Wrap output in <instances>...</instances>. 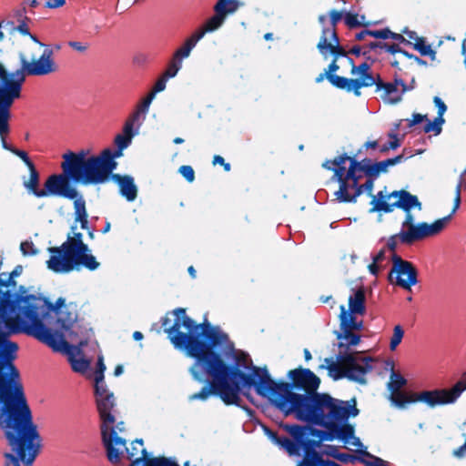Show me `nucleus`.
I'll list each match as a JSON object with an SVG mask.
<instances>
[{
	"label": "nucleus",
	"instance_id": "nucleus-30",
	"mask_svg": "<svg viewBox=\"0 0 466 466\" xmlns=\"http://www.w3.org/2000/svg\"><path fill=\"white\" fill-rule=\"evenodd\" d=\"M371 196L370 205L372 206L370 209V213H391L392 203H389L387 200L393 198L390 193L385 194L383 191H379L376 195Z\"/></svg>",
	"mask_w": 466,
	"mask_h": 466
},
{
	"label": "nucleus",
	"instance_id": "nucleus-14",
	"mask_svg": "<svg viewBox=\"0 0 466 466\" xmlns=\"http://www.w3.org/2000/svg\"><path fill=\"white\" fill-rule=\"evenodd\" d=\"M19 60L20 68L11 73L6 70L2 81H0L2 92L4 95L9 96L13 102L21 97L25 76H31L27 66V58L22 52L19 53Z\"/></svg>",
	"mask_w": 466,
	"mask_h": 466
},
{
	"label": "nucleus",
	"instance_id": "nucleus-1",
	"mask_svg": "<svg viewBox=\"0 0 466 466\" xmlns=\"http://www.w3.org/2000/svg\"><path fill=\"white\" fill-rule=\"evenodd\" d=\"M170 314L175 317L168 329L171 343L195 360L189 372L196 381L205 383L189 400L218 397L225 404L247 363L237 355L234 343L220 327L211 325L207 319L197 323L184 308H177Z\"/></svg>",
	"mask_w": 466,
	"mask_h": 466
},
{
	"label": "nucleus",
	"instance_id": "nucleus-35",
	"mask_svg": "<svg viewBox=\"0 0 466 466\" xmlns=\"http://www.w3.org/2000/svg\"><path fill=\"white\" fill-rule=\"evenodd\" d=\"M28 170L29 179L25 180L23 185L29 193L33 194L36 198H41V196L38 194V191H43V189L39 188L40 174L35 166L28 168Z\"/></svg>",
	"mask_w": 466,
	"mask_h": 466
},
{
	"label": "nucleus",
	"instance_id": "nucleus-5",
	"mask_svg": "<svg viewBox=\"0 0 466 466\" xmlns=\"http://www.w3.org/2000/svg\"><path fill=\"white\" fill-rule=\"evenodd\" d=\"M359 414L356 398L342 400L323 392L299 421L321 428L311 430V435L321 441H332L339 437L348 441L353 435V424L350 423V419Z\"/></svg>",
	"mask_w": 466,
	"mask_h": 466
},
{
	"label": "nucleus",
	"instance_id": "nucleus-38",
	"mask_svg": "<svg viewBox=\"0 0 466 466\" xmlns=\"http://www.w3.org/2000/svg\"><path fill=\"white\" fill-rule=\"evenodd\" d=\"M309 429L307 426L299 425V424H285L283 428L287 431V432L291 436L290 440L301 441L306 435H311V430L314 428L309 426Z\"/></svg>",
	"mask_w": 466,
	"mask_h": 466
},
{
	"label": "nucleus",
	"instance_id": "nucleus-63",
	"mask_svg": "<svg viewBox=\"0 0 466 466\" xmlns=\"http://www.w3.org/2000/svg\"><path fill=\"white\" fill-rule=\"evenodd\" d=\"M332 171L334 172L332 179L337 181L339 185L344 181H346V173L347 169L346 167H335L332 168Z\"/></svg>",
	"mask_w": 466,
	"mask_h": 466
},
{
	"label": "nucleus",
	"instance_id": "nucleus-29",
	"mask_svg": "<svg viewBox=\"0 0 466 466\" xmlns=\"http://www.w3.org/2000/svg\"><path fill=\"white\" fill-rule=\"evenodd\" d=\"M407 35L410 39L414 40L411 43V46L420 53L421 56H429L431 60L436 57V52L432 49L431 46L429 45L425 37L419 36L416 31H401Z\"/></svg>",
	"mask_w": 466,
	"mask_h": 466
},
{
	"label": "nucleus",
	"instance_id": "nucleus-53",
	"mask_svg": "<svg viewBox=\"0 0 466 466\" xmlns=\"http://www.w3.org/2000/svg\"><path fill=\"white\" fill-rule=\"evenodd\" d=\"M182 67V61L176 58L175 56L169 61L167 67L164 73L166 77L172 78L177 76L180 68Z\"/></svg>",
	"mask_w": 466,
	"mask_h": 466
},
{
	"label": "nucleus",
	"instance_id": "nucleus-22",
	"mask_svg": "<svg viewBox=\"0 0 466 466\" xmlns=\"http://www.w3.org/2000/svg\"><path fill=\"white\" fill-rule=\"evenodd\" d=\"M390 196L396 198V201L392 202V211L394 208H399L402 211H411L414 208L422 209V204L418 197L405 189L394 190L390 192Z\"/></svg>",
	"mask_w": 466,
	"mask_h": 466
},
{
	"label": "nucleus",
	"instance_id": "nucleus-34",
	"mask_svg": "<svg viewBox=\"0 0 466 466\" xmlns=\"http://www.w3.org/2000/svg\"><path fill=\"white\" fill-rule=\"evenodd\" d=\"M382 77L380 74H377L376 76H373L372 73H370L368 75H364L362 76H360L357 79H353L354 82V96H360L361 92L360 88L362 87H370L372 86H376V92L378 91V86L380 84H382Z\"/></svg>",
	"mask_w": 466,
	"mask_h": 466
},
{
	"label": "nucleus",
	"instance_id": "nucleus-42",
	"mask_svg": "<svg viewBox=\"0 0 466 466\" xmlns=\"http://www.w3.org/2000/svg\"><path fill=\"white\" fill-rule=\"evenodd\" d=\"M101 435L103 444L106 450L107 460L113 464L118 463L120 461L122 451L114 447L113 444L107 441V431H101Z\"/></svg>",
	"mask_w": 466,
	"mask_h": 466
},
{
	"label": "nucleus",
	"instance_id": "nucleus-45",
	"mask_svg": "<svg viewBox=\"0 0 466 466\" xmlns=\"http://www.w3.org/2000/svg\"><path fill=\"white\" fill-rule=\"evenodd\" d=\"M146 466H180L175 457H153L145 461Z\"/></svg>",
	"mask_w": 466,
	"mask_h": 466
},
{
	"label": "nucleus",
	"instance_id": "nucleus-12",
	"mask_svg": "<svg viewBox=\"0 0 466 466\" xmlns=\"http://www.w3.org/2000/svg\"><path fill=\"white\" fill-rule=\"evenodd\" d=\"M373 357H363V359L361 360V366L358 364L356 366H351V368L347 370H343L334 363L332 359H325V362L328 365H321L320 369H327L329 371V376L332 378L334 380L347 379L350 381L364 385L367 383L365 375L373 370Z\"/></svg>",
	"mask_w": 466,
	"mask_h": 466
},
{
	"label": "nucleus",
	"instance_id": "nucleus-15",
	"mask_svg": "<svg viewBox=\"0 0 466 466\" xmlns=\"http://www.w3.org/2000/svg\"><path fill=\"white\" fill-rule=\"evenodd\" d=\"M319 21L322 26H329L332 29H336L337 25L341 21L350 29L357 26L369 27L379 24V21L367 20L365 15H359L358 14L336 9L330 10L327 15H319Z\"/></svg>",
	"mask_w": 466,
	"mask_h": 466
},
{
	"label": "nucleus",
	"instance_id": "nucleus-50",
	"mask_svg": "<svg viewBox=\"0 0 466 466\" xmlns=\"http://www.w3.org/2000/svg\"><path fill=\"white\" fill-rule=\"evenodd\" d=\"M388 136L391 140L380 147V152L382 154L387 153L390 149L396 150L401 146V143L396 133L390 132L388 134Z\"/></svg>",
	"mask_w": 466,
	"mask_h": 466
},
{
	"label": "nucleus",
	"instance_id": "nucleus-40",
	"mask_svg": "<svg viewBox=\"0 0 466 466\" xmlns=\"http://www.w3.org/2000/svg\"><path fill=\"white\" fill-rule=\"evenodd\" d=\"M350 181L346 180L340 183L339 190L334 193L336 201L339 203H355L354 192L350 194Z\"/></svg>",
	"mask_w": 466,
	"mask_h": 466
},
{
	"label": "nucleus",
	"instance_id": "nucleus-54",
	"mask_svg": "<svg viewBox=\"0 0 466 466\" xmlns=\"http://www.w3.org/2000/svg\"><path fill=\"white\" fill-rule=\"evenodd\" d=\"M404 337V329L403 328L398 324L393 329V334L390 341V350H395L397 347L400 344L402 339Z\"/></svg>",
	"mask_w": 466,
	"mask_h": 466
},
{
	"label": "nucleus",
	"instance_id": "nucleus-52",
	"mask_svg": "<svg viewBox=\"0 0 466 466\" xmlns=\"http://www.w3.org/2000/svg\"><path fill=\"white\" fill-rule=\"evenodd\" d=\"M376 167L377 166L375 161H372L370 158L365 157L363 175L365 176L366 178L375 181L379 177Z\"/></svg>",
	"mask_w": 466,
	"mask_h": 466
},
{
	"label": "nucleus",
	"instance_id": "nucleus-28",
	"mask_svg": "<svg viewBox=\"0 0 466 466\" xmlns=\"http://www.w3.org/2000/svg\"><path fill=\"white\" fill-rule=\"evenodd\" d=\"M35 12L27 10L25 6H21L14 15V20L11 21L13 29H30L36 26L34 17Z\"/></svg>",
	"mask_w": 466,
	"mask_h": 466
},
{
	"label": "nucleus",
	"instance_id": "nucleus-2",
	"mask_svg": "<svg viewBox=\"0 0 466 466\" xmlns=\"http://www.w3.org/2000/svg\"><path fill=\"white\" fill-rule=\"evenodd\" d=\"M289 382L274 380L267 367L247 364L225 405H235L252 419L255 410L242 405L241 396L254 404L251 390L268 400L284 417L293 415L299 420L323 393L319 392L320 379L309 369L298 368L288 372Z\"/></svg>",
	"mask_w": 466,
	"mask_h": 466
},
{
	"label": "nucleus",
	"instance_id": "nucleus-39",
	"mask_svg": "<svg viewBox=\"0 0 466 466\" xmlns=\"http://www.w3.org/2000/svg\"><path fill=\"white\" fill-rule=\"evenodd\" d=\"M14 103L7 102L5 104H0V137H5L9 133V119L11 117L10 109Z\"/></svg>",
	"mask_w": 466,
	"mask_h": 466
},
{
	"label": "nucleus",
	"instance_id": "nucleus-59",
	"mask_svg": "<svg viewBox=\"0 0 466 466\" xmlns=\"http://www.w3.org/2000/svg\"><path fill=\"white\" fill-rule=\"evenodd\" d=\"M106 365L104 363L103 356H98L96 360V370L94 374V380H103L105 378Z\"/></svg>",
	"mask_w": 466,
	"mask_h": 466
},
{
	"label": "nucleus",
	"instance_id": "nucleus-3",
	"mask_svg": "<svg viewBox=\"0 0 466 466\" xmlns=\"http://www.w3.org/2000/svg\"><path fill=\"white\" fill-rule=\"evenodd\" d=\"M38 301L41 295L27 294L24 286L0 294V406L29 407L14 363L19 347L10 337L21 333L19 324L36 313Z\"/></svg>",
	"mask_w": 466,
	"mask_h": 466
},
{
	"label": "nucleus",
	"instance_id": "nucleus-11",
	"mask_svg": "<svg viewBox=\"0 0 466 466\" xmlns=\"http://www.w3.org/2000/svg\"><path fill=\"white\" fill-rule=\"evenodd\" d=\"M99 266L100 263L96 260V258L91 253L90 248H86V250L76 252L46 268L56 274L64 275L73 271H79L82 268L95 271Z\"/></svg>",
	"mask_w": 466,
	"mask_h": 466
},
{
	"label": "nucleus",
	"instance_id": "nucleus-64",
	"mask_svg": "<svg viewBox=\"0 0 466 466\" xmlns=\"http://www.w3.org/2000/svg\"><path fill=\"white\" fill-rule=\"evenodd\" d=\"M398 241L400 242V237L399 236V233L394 234L388 238L385 248L391 251L392 254H394L396 253Z\"/></svg>",
	"mask_w": 466,
	"mask_h": 466
},
{
	"label": "nucleus",
	"instance_id": "nucleus-43",
	"mask_svg": "<svg viewBox=\"0 0 466 466\" xmlns=\"http://www.w3.org/2000/svg\"><path fill=\"white\" fill-rule=\"evenodd\" d=\"M134 135V132L116 135L114 139L116 148H114L113 151L121 157L123 156V151L131 144Z\"/></svg>",
	"mask_w": 466,
	"mask_h": 466
},
{
	"label": "nucleus",
	"instance_id": "nucleus-41",
	"mask_svg": "<svg viewBox=\"0 0 466 466\" xmlns=\"http://www.w3.org/2000/svg\"><path fill=\"white\" fill-rule=\"evenodd\" d=\"M328 81L335 87L342 90H346L347 92H352L354 94V82L352 78H348L345 76H340L338 75H330Z\"/></svg>",
	"mask_w": 466,
	"mask_h": 466
},
{
	"label": "nucleus",
	"instance_id": "nucleus-13",
	"mask_svg": "<svg viewBox=\"0 0 466 466\" xmlns=\"http://www.w3.org/2000/svg\"><path fill=\"white\" fill-rule=\"evenodd\" d=\"M407 380L400 373H397L395 370H392L390 373V381L387 384V389L390 391L389 400L391 404L399 409H407L409 404L416 402H422L428 405V402L420 400V396L426 392H432L431 390H423L419 393L409 396L399 390L407 385Z\"/></svg>",
	"mask_w": 466,
	"mask_h": 466
},
{
	"label": "nucleus",
	"instance_id": "nucleus-46",
	"mask_svg": "<svg viewBox=\"0 0 466 466\" xmlns=\"http://www.w3.org/2000/svg\"><path fill=\"white\" fill-rule=\"evenodd\" d=\"M71 369L77 373H85L90 368V360L83 355L69 360Z\"/></svg>",
	"mask_w": 466,
	"mask_h": 466
},
{
	"label": "nucleus",
	"instance_id": "nucleus-37",
	"mask_svg": "<svg viewBox=\"0 0 466 466\" xmlns=\"http://www.w3.org/2000/svg\"><path fill=\"white\" fill-rule=\"evenodd\" d=\"M75 343H69L65 340L61 353H65L68 357V361L83 355V349L86 346V338L85 340H73Z\"/></svg>",
	"mask_w": 466,
	"mask_h": 466
},
{
	"label": "nucleus",
	"instance_id": "nucleus-26",
	"mask_svg": "<svg viewBox=\"0 0 466 466\" xmlns=\"http://www.w3.org/2000/svg\"><path fill=\"white\" fill-rule=\"evenodd\" d=\"M110 179L117 184L119 194L128 202H133L137 198L138 189L132 176L116 174Z\"/></svg>",
	"mask_w": 466,
	"mask_h": 466
},
{
	"label": "nucleus",
	"instance_id": "nucleus-25",
	"mask_svg": "<svg viewBox=\"0 0 466 466\" xmlns=\"http://www.w3.org/2000/svg\"><path fill=\"white\" fill-rule=\"evenodd\" d=\"M52 51L45 50L36 61L29 62L27 66L31 76H46L56 70L55 62L51 58Z\"/></svg>",
	"mask_w": 466,
	"mask_h": 466
},
{
	"label": "nucleus",
	"instance_id": "nucleus-47",
	"mask_svg": "<svg viewBox=\"0 0 466 466\" xmlns=\"http://www.w3.org/2000/svg\"><path fill=\"white\" fill-rule=\"evenodd\" d=\"M72 183L73 182H71V180L66 181L60 197L64 198L70 199V200H74V201H76L79 198L84 199L82 194L79 193L77 191V189L74 186L71 185Z\"/></svg>",
	"mask_w": 466,
	"mask_h": 466
},
{
	"label": "nucleus",
	"instance_id": "nucleus-23",
	"mask_svg": "<svg viewBox=\"0 0 466 466\" xmlns=\"http://www.w3.org/2000/svg\"><path fill=\"white\" fill-rule=\"evenodd\" d=\"M36 313L39 314V318L47 319L50 313H54L57 316V319L61 317H66L68 311H64L66 307V299L64 298H58L55 303H51L49 299L41 295V302H37Z\"/></svg>",
	"mask_w": 466,
	"mask_h": 466
},
{
	"label": "nucleus",
	"instance_id": "nucleus-17",
	"mask_svg": "<svg viewBox=\"0 0 466 466\" xmlns=\"http://www.w3.org/2000/svg\"><path fill=\"white\" fill-rule=\"evenodd\" d=\"M86 248H89V246L84 242L83 234L81 232H76L73 235L67 234L66 240L59 247L48 248L50 256L46 262V267L76 252L86 250Z\"/></svg>",
	"mask_w": 466,
	"mask_h": 466
},
{
	"label": "nucleus",
	"instance_id": "nucleus-18",
	"mask_svg": "<svg viewBox=\"0 0 466 466\" xmlns=\"http://www.w3.org/2000/svg\"><path fill=\"white\" fill-rule=\"evenodd\" d=\"M245 5L243 0H218L214 5V15L207 19L198 29H218L229 15L234 14Z\"/></svg>",
	"mask_w": 466,
	"mask_h": 466
},
{
	"label": "nucleus",
	"instance_id": "nucleus-48",
	"mask_svg": "<svg viewBox=\"0 0 466 466\" xmlns=\"http://www.w3.org/2000/svg\"><path fill=\"white\" fill-rule=\"evenodd\" d=\"M335 440H338L344 444H350L358 447L360 449V452L361 456H371V454L367 451V448L362 444L360 438L355 436V426L353 425V435L351 438H349V440H345L342 437L335 438Z\"/></svg>",
	"mask_w": 466,
	"mask_h": 466
},
{
	"label": "nucleus",
	"instance_id": "nucleus-7",
	"mask_svg": "<svg viewBox=\"0 0 466 466\" xmlns=\"http://www.w3.org/2000/svg\"><path fill=\"white\" fill-rule=\"evenodd\" d=\"M466 174V169L460 175L458 184L455 190L454 205L451 212L440 219L435 220L431 224L427 222H419L410 227L408 229H400L399 236L400 237V243L403 245L410 246L416 241L421 240L427 237H431L441 233L446 227L447 223L451 219L452 216L459 209L461 205V190L464 183L463 177Z\"/></svg>",
	"mask_w": 466,
	"mask_h": 466
},
{
	"label": "nucleus",
	"instance_id": "nucleus-51",
	"mask_svg": "<svg viewBox=\"0 0 466 466\" xmlns=\"http://www.w3.org/2000/svg\"><path fill=\"white\" fill-rule=\"evenodd\" d=\"M339 462L347 464V463H355L356 461H360L366 466H371V462L369 461L364 460L362 457H357L354 455H351L350 453L339 451L338 455V460Z\"/></svg>",
	"mask_w": 466,
	"mask_h": 466
},
{
	"label": "nucleus",
	"instance_id": "nucleus-56",
	"mask_svg": "<svg viewBox=\"0 0 466 466\" xmlns=\"http://www.w3.org/2000/svg\"><path fill=\"white\" fill-rule=\"evenodd\" d=\"M94 393L96 400L102 397H105L106 394L112 393L106 387L104 380H95L94 386Z\"/></svg>",
	"mask_w": 466,
	"mask_h": 466
},
{
	"label": "nucleus",
	"instance_id": "nucleus-36",
	"mask_svg": "<svg viewBox=\"0 0 466 466\" xmlns=\"http://www.w3.org/2000/svg\"><path fill=\"white\" fill-rule=\"evenodd\" d=\"M309 436L310 435H306V437L300 441L301 451L305 457L319 460L320 454L317 452V449L319 447L320 441H322L319 438V441L310 439Z\"/></svg>",
	"mask_w": 466,
	"mask_h": 466
},
{
	"label": "nucleus",
	"instance_id": "nucleus-44",
	"mask_svg": "<svg viewBox=\"0 0 466 466\" xmlns=\"http://www.w3.org/2000/svg\"><path fill=\"white\" fill-rule=\"evenodd\" d=\"M279 445L284 448L289 455L300 456L302 454L300 441L290 440L286 436H281Z\"/></svg>",
	"mask_w": 466,
	"mask_h": 466
},
{
	"label": "nucleus",
	"instance_id": "nucleus-20",
	"mask_svg": "<svg viewBox=\"0 0 466 466\" xmlns=\"http://www.w3.org/2000/svg\"><path fill=\"white\" fill-rule=\"evenodd\" d=\"M96 404L101 420V431H107L109 427L116 422L115 408L116 402L114 393L97 399Z\"/></svg>",
	"mask_w": 466,
	"mask_h": 466
},
{
	"label": "nucleus",
	"instance_id": "nucleus-55",
	"mask_svg": "<svg viewBox=\"0 0 466 466\" xmlns=\"http://www.w3.org/2000/svg\"><path fill=\"white\" fill-rule=\"evenodd\" d=\"M349 62L351 64V74L352 75H359L360 76H362L364 75H368L370 72L371 65L368 62H363L360 64L359 66H356L354 64V60L350 57H348Z\"/></svg>",
	"mask_w": 466,
	"mask_h": 466
},
{
	"label": "nucleus",
	"instance_id": "nucleus-16",
	"mask_svg": "<svg viewBox=\"0 0 466 466\" xmlns=\"http://www.w3.org/2000/svg\"><path fill=\"white\" fill-rule=\"evenodd\" d=\"M337 32L338 31H322L323 35L317 46L319 53L324 57H327L328 55H331L334 57L332 62L325 70L328 75V78H329L330 75H336L335 73L339 69V66L337 64V58L340 56L349 57L345 52L341 51L339 37Z\"/></svg>",
	"mask_w": 466,
	"mask_h": 466
},
{
	"label": "nucleus",
	"instance_id": "nucleus-27",
	"mask_svg": "<svg viewBox=\"0 0 466 466\" xmlns=\"http://www.w3.org/2000/svg\"><path fill=\"white\" fill-rule=\"evenodd\" d=\"M348 314L364 315L366 313V293L362 287L351 289L349 297Z\"/></svg>",
	"mask_w": 466,
	"mask_h": 466
},
{
	"label": "nucleus",
	"instance_id": "nucleus-57",
	"mask_svg": "<svg viewBox=\"0 0 466 466\" xmlns=\"http://www.w3.org/2000/svg\"><path fill=\"white\" fill-rule=\"evenodd\" d=\"M107 441H110L114 447L118 445L124 446L126 444V440L117 436V431L113 425H111L107 431Z\"/></svg>",
	"mask_w": 466,
	"mask_h": 466
},
{
	"label": "nucleus",
	"instance_id": "nucleus-31",
	"mask_svg": "<svg viewBox=\"0 0 466 466\" xmlns=\"http://www.w3.org/2000/svg\"><path fill=\"white\" fill-rule=\"evenodd\" d=\"M196 34L191 35L187 37L184 44L177 48L173 56L179 60H183L189 56L191 50L196 46L197 43L201 40L206 33H210L211 31H195Z\"/></svg>",
	"mask_w": 466,
	"mask_h": 466
},
{
	"label": "nucleus",
	"instance_id": "nucleus-58",
	"mask_svg": "<svg viewBox=\"0 0 466 466\" xmlns=\"http://www.w3.org/2000/svg\"><path fill=\"white\" fill-rule=\"evenodd\" d=\"M374 182L375 181L371 179L366 178L365 183L360 184V186L358 187V190L354 191L355 202L357 201V198L364 192H367L370 195L371 194V191L374 187Z\"/></svg>",
	"mask_w": 466,
	"mask_h": 466
},
{
	"label": "nucleus",
	"instance_id": "nucleus-61",
	"mask_svg": "<svg viewBox=\"0 0 466 466\" xmlns=\"http://www.w3.org/2000/svg\"><path fill=\"white\" fill-rule=\"evenodd\" d=\"M179 173L188 182H193L195 179V172L191 166H181Z\"/></svg>",
	"mask_w": 466,
	"mask_h": 466
},
{
	"label": "nucleus",
	"instance_id": "nucleus-9",
	"mask_svg": "<svg viewBox=\"0 0 466 466\" xmlns=\"http://www.w3.org/2000/svg\"><path fill=\"white\" fill-rule=\"evenodd\" d=\"M334 334L338 340L335 346L339 349V352L336 355V361L349 366L358 365L363 358L360 357V352L353 350V348L360 344L362 336L346 329L335 330Z\"/></svg>",
	"mask_w": 466,
	"mask_h": 466
},
{
	"label": "nucleus",
	"instance_id": "nucleus-49",
	"mask_svg": "<svg viewBox=\"0 0 466 466\" xmlns=\"http://www.w3.org/2000/svg\"><path fill=\"white\" fill-rule=\"evenodd\" d=\"M74 208L75 222H79L81 220L88 218L85 199L79 198L76 201H74Z\"/></svg>",
	"mask_w": 466,
	"mask_h": 466
},
{
	"label": "nucleus",
	"instance_id": "nucleus-8",
	"mask_svg": "<svg viewBox=\"0 0 466 466\" xmlns=\"http://www.w3.org/2000/svg\"><path fill=\"white\" fill-rule=\"evenodd\" d=\"M46 319L39 318V314H31V317L19 324L21 332L32 336L37 340L45 343L55 352L61 351L62 346L66 340L63 329H56L46 326L44 322Z\"/></svg>",
	"mask_w": 466,
	"mask_h": 466
},
{
	"label": "nucleus",
	"instance_id": "nucleus-62",
	"mask_svg": "<svg viewBox=\"0 0 466 466\" xmlns=\"http://www.w3.org/2000/svg\"><path fill=\"white\" fill-rule=\"evenodd\" d=\"M13 154L17 156L18 157H20L21 160L25 164V166L28 168L35 166L34 164V162L31 160V158L29 157L27 152H25V150L15 148V150H13Z\"/></svg>",
	"mask_w": 466,
	"mask_h": 466
},
{
	"label": "nucleus",
	"instance_id": "nucleus-4",
	"mask_svg": "<svg viewBox=\"0 0 466 466\" xmlns=\"http://www.w3.org/2000/svg\"><path fill=\"white\" fill-rule=\"evenodd\" d=\"M0 429L11 448L4 466H33L41 449V437L30 407L0 406Z\"/></svg>",
	"mask_w": 466,
	"mask_h": 466
},
{
	"label": "nucleus",
	"instance_id": "nucleus-33",
	"mask_svg": "<svg viewBox=\"0 0 466 466\" xmlns=\"http://www.w3.org/2000/svg\"><path fill=\"white\" fill-rule=\"evenodd\" d=\"M378 91H383L380 98L384 103L395 105L402 100L403 95H400V89L396 87L395 85H391L390 82H385L383 80L382 84L378 86Z\"/></svg>",
	"mask_w": 466,
	"mask_h": 466
},
{
	"label": "nucleus",
	"instance_id": "nucleus-60",
	"mask_svg": "<svg viewBox=\"0 0 466 466\" xmlns=\"http://www.w3.org/2000/svg\"><path fill=\"white\" fill-rule=\"evenodd\" d=\"M364 165H365V158L359 161L355 158V157H350V167L347 171H350V175L353 174V172H355V173L362 172L363 173Z\"/></svg>",
	"mask_w": 466,
	"mask_h": 466
},
{
	"label": "nucleus",
	"instance_id": "nucleus-21",
	"mask_svg": "<svg viewBox=\"0 0 466 466\" xmlns=\"http://www.w3.org/2000/svg\"><path fill=\"white\" fill-rule=\"evenodd\" d=\"M120 157L113 148L106 147L99 155L94 156L98 171L106 178L104 183H106L116 175L113 171L117 167L116 158Z\"/></svg>",
	"mask_w": 466,
	"mask_h": 466
},
{
	"label": "nucleus",
	"instance_id": "nucleus-6",
	"mask_svg": "<svg viewBox=\"0 0 466 466\" xmlns=\"http://www.w3.org/2000/svg\"><path fill=\"white\" fill-rule=\"evenodd\" d=\"M89 151L81 149L78 152L67 151L63 155L62 170L68 175L74 184L99 185L106 179L99 173L94 156Z\"/></svg>",
	"mask_w": 466,
	"mask_h": 466
},
{
	"label": "nucleus",
	"instance_id": "nucleus-19",
	"mask_svg": "<svg viewBox=\"0 0 466 466\" xmlns=\"http://www.w3.org/2000/svg\"><path fill=\"white\" fill-rule=\"evenodd\" d=\"M56 322L70 340H85L86 338L87 345L94 335L92 328L77 321L71 312H67L66 317L59 318Z\"/></svg>",
	"mask_w": 466,
	"mask_h": 466
},
{
	"label": "nucleus",
	"instance_id": "nucleus-32",
	"mask_svg": "<svg viewBox=\"0 0 466 466\" xmlns=\"http://www.w3.org/2000/svg\"><path fill=\"white\" fill-rule=\"evenodd\" d=\"M357 315L348 314L345 306H340L339 329H346L350 331H361L364 329V322L357 319Z\"/></svg>",
	"mask_w": 466,
	"mask_h": 466
},
{
	"label": "nucleus",
	"instance_id": "nucleus-24",
	"mask_svg": "<svg viewBox=\"0 0 466 466\" xmlns=\"http://www.w3.org/2000/svg\"><path fill=\"white\" fill-rule=\"evenodd\" d=\"M68 178V175L62 170L61 174H52L50 175L45 184L43 191H38V194L41 198H46L48 196H57L60 197L62 190L65 187V184Z\"/></svg>",
	"mask_w": 466,
	"mask_h": 466
},
{
	"label": "nucleus",
	"instance_id": "nucleus-10",
	"mask_svg": "<svg viewBox=\"0 0 466 466\" xmlns=\"http://www.w3.org/2000/svg\"><path fill=\"white\" fill-rule=\"evenodd\" d=\"M391 262L389 282L406 290H410L419 283V272L412 262L403 259L397 253L391 255Z\"/></svg>",
	"mask_w": 466,
	"mask_h": 466
}]
</instances>
